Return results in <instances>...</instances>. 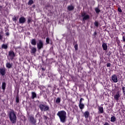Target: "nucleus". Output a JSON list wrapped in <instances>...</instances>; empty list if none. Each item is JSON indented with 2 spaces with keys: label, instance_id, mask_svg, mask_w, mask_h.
Masks as SVG:
<instances>
[{
  "label": "nucleus",
  "instance_id": "obj_18",
  "mask_svg": "<svg viewBox=\"0 0 125 125\" xmlns=\"http://www.w3.org/2000/svg\"><path fill=\"white\" fill-rule=\"evenodd\" d=\"M31 43L32 45H36L37 44V41H36V39L31 40Z\"/></svg>",
  "mask_w": 125,
  "mask_h": 125
},
{
  "label": "nucleus",
  "instance_id": "obj_43",
  "mask_svg": "<svg viewBox=\"0 0 125 125\" xmlns=\"http://www.w3.org/2000/svg\"><path fill=\"white\" fill-rule=\"evenodd\" d=\"M42 70H44V69H43V68H42Z\"/></svg>",
  "mask_w": 125,
  "mask_h": 125
},
{
  "label": "nucleus",
  "instance_id": "obj_7",
  "mask_svg": "<svg viewBox=\"0 0 125 125\" xmlns=\"http://www.w3.org/2000/svg\"><path fill=\"white\" fill-rule=\"evenodd\" d=\"M82 17H83V21H85V20H87V19H89V15L85 14V13H82L81 14Z\"/></svg>",
  "mask_w": 125,
  "mask_h": 125
},
{
  "label": "nucleus",
  "instance_id": "obj_10",
  "mask_svg": "<svg viewBox=\"0 0 125 125\" xmlns=\"http://www.w3.org/2000/svg\"><path fill=\"white\" fill-rule=\"evenodd\" d=\"M26 22V19L24 17H21L19 19V23L20 24H24Z\"/></svg>",
  "mask_w": 125,
  "mask_h": 125
},
{
  "label": "nucleus",
  "instance_id": "obj_27",
  "mask_svg": "<svg viewBox=\"0 0 125 125\" xmlns=\"http://www.w3.org/2000/svg\"><path fill=\"white\" fill-rule=\"evenodd\" d=\"M13 21H14V22H16L17 21V18L16 17H14L12 18Z\"/></svg>",
  "mask_w": 125,
  "mask_h": 125
},
{
  "label": "nucleus",
  "instance_id": "obj_15",
  "mask_svg": "<svg viewBox=\"0 0 125 125\" xmlns=\"http://www.w3.org/2000/svg\"><path fill=\"white\" fill-rule=\"evenodd\" d=\"M74 8H75V7H74V6H73L72 5H70L68 6V7H67V9L69 11H71L72 10H74Z\"/></svg>",
  "mask_w": 125,
  "mask_h": 125
},
{
  "label": "nucleus",
  "instance_id": "obj_42",
  "mask_svg": "<svg viewBox=\"0 0 125 125\" xmlns=\"http://www.w3.org/2000/svg\"><path fill=\"white\" fill-rule=\"evenodd\" d=\"M42 70H44V69H43V68H42Z\"/></svg>",
  "mask_w": 125,
  "mask_h": 125
},
{
  "label": "nucleus",
  "instance_id": "obj_32",
  "mask_svg": "<svg viewBox=\"0 0 125 125\" xmlns=\"http://www.w3.org/2000/svg\"><path fill=\"white\" fill-rule=\"evenodd\" d=\"M106 67H111V63H107L106 64Z\"/></svg>",
  "mask_w": 125,
  "mask_h": 125
},
{
  "label": "nucleus",
  "instance_id": "obj_40",
  "mask_svg": "<svg viewBox=\"0 0 125 125\" xmlns=\"http://www.w3.org/2000/svg\"><path fill=\"white\" fill-rule=\"evenodd\" d=\"M9 33H6L7 36H9Z\"/></svg>",
  "mask_w": 125,
  "mask_h": 125
},
{
  "label": "nucleus",
  "instance_id": "obj_2",
  "mask_svg": "<svg viewBox=\"0 0 125 125\" xmlns=\"http://www.w3.org/2000/svg\"><path fill=\"white\" fill-rule=\"evenodd\" d=\"M9 118L12 124H16L17 117H16V114L14 113V111L10 112Z\"/></svg>",
  "mask_w": 125,
  "mask_h": 125
},
{
  "label": "nucleus",
  "instance_id": "obj_25",
  "mask_svg": "<svg viewBox=\"0 0 125 125\" xmlns=\"http://www.w3.org/2000/svg\"><path fill=\"white\" fill-rule=\"evenodd\" d=\"M2 48H3V49H6L7 48V45L3 44L2 45Z\"/></svg>",
  "mask_w": 125,
  "mask_h": 125
},
{
  "label": "nucleus",
  "instance_id": "obj_37",
  "mask_svg": "<svg viewBox=\"0 0 125 125\" xmlns=\"http://www.w3.org/2000/svg\"><path fill=\"white\" fill-rule=\"evenodd\" d=\"M123 42H125V38L124 36L123 37Z\"/></svg>",
  "mask_w": 125,
  "mask_h": 125
},
{
  "label": "nucleus",
  "instance_id": "obj_22",
  "mask_svg": "<svg viewBox=\"0 0 125 125\" xmlns=\"http://www.w3.org/2000/svg\"><path fill=\"white\" fill-rule=\"evenodd\" d=\"M61 102V99L60 98H57L56 100V103L57 104H59Z\"/></svg>",
  "mask_w": 125,
  "mask_h": 125
},
{
  "label": "nucleus",
  "instance_id": "obj_34",
  "mask_svg": "<svg viewBox=\"0 0 125 125\" xmlns=\"http://www.w3.org/2000/svg\"><path fill=\"white\" fill-rule=\"evenodd\" d=\"M16 102L17 103H18L19 102V98H16Z\"/></svg>",
  "mask_w": 125,
  "mask_h": 125
},
{
  "label": "nucleus",
  "instance_id": "obj_29",
  "mask_svg": "<svg viewBox=\"0 0 125 125\" xmlns=\"http://www.w3.org/2000/svg\"><path fill=\"white\" fill-rule=\"evenodd\" d=\"M94 25L96 26V27H98V21H95L94 22Z\"/></svg>",
  "mask_w": 125,
  "mask_h": 125
},
{
  "label": "nucleus",
  "instance_id": "obj_33",
  "mask_svg": "<svg viewBox=\"0 0 125 125\" xmlns=\"http://www.w3.org/2000/svg\"><path fill=\"white\" fill-rule=\"evenodd\" d=\"M118 10L119 12H122V9H121V8H118Z\"/></svg>",
  "mask_w": 125,
  "mask_h": 125
},
{
  "label": "nucleus",
  "instance_id": "obj_9",
  "mask_svg": "<svg viewBox=\"0 0 125 125\" xmlns=\"http://www.w3.org/2000/svg\"><path fill=\"white\" fill-rule=\"evenodd\" d=\"M121 97V94H120V92L118 91L117 93L115 94V95L114 96V98L115 100H119V98Z\"/></svg>",
  "mask_w": 125,
  "mask_h": 125
},
{
  "label": "nucleus",
  "instance_id": "obj_16",
  "mask_svg": "<svg viewBox=\"0 0 125 125\" xmlns=\"http://www.w3.org/2000/svg\"><path fill=\"white\" fill-rule=\"evenodd\" d=\"M6 67L8 68V69H10L11 67H12V63H11L10 62H7L6 63Z\"/></svg>",
  "mask_w": 125,
  "mask_h": 125
},
{
  "label": "nucleus",
  "instance_id": "obj_26",
  "mask_svg": "<svg viewBox=\"0 0 125 125\" xmlns=\"http://www.w3.org/2000/svg\"><path fill=\"white\" fill-rule=\"evenodd\" d=\"M95 10L96 13H99V12H100V9H99V8H96L95 9Z\"/></svg>",
  "mask_w": 125,
  "mask_h": 125
},
{
  "label": "nucleus",
  "instance_id": "obj_23",
  "mask_svg": "<svg viewBox=\"0 0 125 125\" xmlns=\"http://www.w3.org/2000/svg\"><path fill=\"white\" fill-rule=\"evenodd\" d=\"M110 121L112 123H114V122H116V117L115 116H112V117H111Z\"/></svg>",
  "mask_w": 125,
  "mask_h": 125
},
{
  "label": "nucleus",
  "instance_id": "obj_28",
  "mask_svg": "<svg viewBox=\"0 0 125 125\" xmlns=\"http://www.w3.org/2000/svg\"><path fill=\"white\" fill-rule=\"evenodd\" d=\"M83 100H84V99H83V98H81L80 100L79 103H83Z\"/></svg>",
  "mask_w": 125,
  "mask_h": 125
},
{
  "label": "nucleus",
  "instance_id": "obj_5",
  "mask_svg": "<svg viewBox=\"0 0 125 125\" xmlns=\"http://www.w3.org/2000/svg\"><path fill=\"white\" fill-rule=\"evenodd\" d=\"M15 57V54L13 51H10L9 52L8 58H9L10 60H13Z\"/></svg>",
  "mask_w": 125,
  "mask_h": 125
},
{
  "label": "nucleus",
  "instance_id": "obj_1",
  "mask_svg": "<svg viewBox=\"0 0 125 125\" xmlns=\"http://www.w3.org/2000/svg\"><path fill=\"white\" fill-rule=\"evenodd\" d=\"M57 116L59 117L61 123H64L66 122L67 119V113L64 110L58 111L57 114Z\"/></svg>",
  "mask_w": 125,
  "mask_h": 125
},
{
  "label": "nucleus",
  "instance_id": "obj_4",
  "mask_svg": "<svg viewBox=\"0 0 125 125\" xmlns=\"http://www.w3.org/2000/svg\"><path fill=\"white\" fill-rule=\"evenodd\" d=\"M28 121L32 125H35L36 123H37V120L35 119L33 115L29 116Z\"/></svg>",
  "mask_w": 125,
  "mask_h": 125
},
{
  "label": "nucleus",
  "instance_id": "obj_8",
  "mask_svg": "<svg viewBox=\"0 0 125 125\" xmlns=\"http://www.w3.org/2000/svg\"><path fill=\"white\" fill-rule=\"evenodd\" d=\"M111 80L113 83H117L118 82V77H117V75H116V74L112 75L111 77Z\"/></svg>",
  "mask_w": 125,
  "mask_h": 125
},
{
  "label": "nucleus",
  "instance_id": "obj_12",
  "mask_svg": "<svg viewBox=\"0 0 125 125\" xmlns=\"http://www.w3.org/2000/svg\"><path fill=\"white\" fill-rule=\"evenodd\" d=\"M98 110H99V111H98L99 114H103V113H104V109L103 108V107L99 106Z\"/></svg>",
  "mask_w": 125,
  "mask_h": 125
},
{
  "label": "nucleus",
  "instance_id": "obj_38",
  "mask_svg": "<svg viewBox=\"0 0 125 125\" xmlns=\"http://www.w3.org/2000/svg\"><path fill=\"white\" fill-rule=\"evenodd\" d=\"M104 125H110L109 124V123L106 122Z\"/></svg>",
  "mask_w": 125,
  "mask_h": 125
},
{
  "label": "nucleus",
  "instance_id": "obj_21",
  "mask_svg": "<svg viewBox=\"0 0 125 125\" xmlns=\"http://www.w3.org/2000/svg\"><path fill=\"white\" fill-rule=\"evenodd\" d=\"M37 52V48L35 47H32L31 48V53H36Z\"/></svg>",
  "mask_w": 125,
  "mask_h": 125
},
{
  "label": "nucleus",
  "instance_id": "obj_41",
  "mask_svg": "<svg viewBox=\"0 0 125 125\" xmlns=\"http://www.w3.org/2000/svg\"><path fill=\"white\" fill-rule=\"evenodd\" d=\"M13 0V1H16V0Z\"/></svg>",
  "mask_w": 125,
  "mask_h": 125
},
{
  "label": "nucleus",
  "instance_id": "obj_20",
  "mask_svg": "<svg viewBox=\"0 0 125 125\" xmlns=\"http://www.w3.org/2000/svg\"><path fill=\"white\" fill-rule=\"evenodd\" d=\"M37 97V94L35 93L34 92H32V99H34V98H36Z\"/></svg>",
  "mask_w": 125,
  "mask_h": 125
},
{
  "label": "nucleus",
  "instance_id": "obj_17",
  "mask_svg": "<svg viewBox=\"0 0 125 125\" xmlns=\"http://www.w3.org/2000/svg\"><path fill=\"white\" fill-rule=\"evenodd\" d=\"M84 116L85 119H88V117L89 116V112L88 111H85L84 113Z\"/></svg>",
  "mask_w": 125,
  "mask_h": 125
},
{
  "label": "nucleus",
  "instance_id": "obj_14",
  "mask_svg": "<svg viewBox=\"0 0 125 125\" xmlns=\"http://www.w3.org/2000/svg\"><path fill=\"white\" fill-rule=\"evenodd\" d=\"M79 106L81 110H83V109L84 108V104L83 103H79Z\"/></svg>",
  "mask_w": 125,
  "mask_h": 125
},
{
  "label": "nucleus",
  "instance_id": "obj_11",
  "mask_svg": "<svg viewBox=\"0 0 125 125\" xmlns=\"http://www.w3.org/2000/svg\"><path fill=\"white\" fill-rule=\"evenodd\" d=\"M0 74L1 76H4V75H5V68H0Z\"/></svg>",
  "mask_w": 125,
  "mask_h": 125
},
{
  "label": "nucleus",
  "instance_id": "obj_19",
  "mask_svg": "<svg viewBox=\"0 0 125 125\" xmlns=\"http://www.w3.org/2000/svg\"><path fill=\"white\" fill-rule=\"evenodd\" d=\"M6 87V83H5V82H3L2 83V89H3V90H5Z\"/></svg>",
  "mask_w": 125,
  "mask_h": 125
},
{
  "label": "nucleus",
  "instance_id": "obj_3",
  "mask_svg": "<svg viewBox=\"0 0 125 125\" xmlns=\"http://www.w3.org/2000/svg\"><path fill=\"white\" fill-rule=\"evenodd\" d=\"M39 108L41 111H48L49 110V106L45 104H41L39 105Z\"/></svg>",
  "mask_w": 125,
  "mask_h": 125
},
{
  "label": "nucleus",
  "instance_id": "obj_35",
  "mask_svg": "<svg viewBox=\"0 0 125 125\" xmlns=\"http://www.w3.org/2000/svg\"><path fill=\"white\" fill-rule=\"evenodd\" d=\"M31 21V19L29 18L28 20V23H30Z\"/></svg>",
  "mask_w": 125,
  "mask_h": 125
},
{
  "label": "nucleus",
  "instance_id": "obj_39",
  "mask_svg": "<svg viewBox=\"0 0 125 125\" xmlns=\"http://www.w3.org/2000/svg\"><path fill=\"white\" fill-rule=\"evenodd\" d=\"M122 89H123V91L125 90V87H123L122 88Z\"/></svg>",
  "mask_w": 125,
  "mask_h": 125
},
{
  "label": "nucleus",
  "instance_id": "obj_30",
  "mask_svg": "<svg viewBox=\"0 0 125 125\" xmlns=\"http://www.w3.org/2000/svg\"><path fill=\"white\" fill-rule=\"evenodd\" d=\"M46 42L47 43H49V38H47L46 39Z\"/></svg>",
  "mask_w": 125,
  "mask_h": 125
},
{
  "label": "nucleus",
  "instance_id": "obj_13",
  "mask_svg": "<svg viewBox=\"0 0 125 125\" xmlns=\"http://www.w3.org/2000/svg\"><path fill=\"white\" fill-rule=\"evenodd\" d=\"M102 47L103 48L104 50H107V49H108V46L106 43H103Z\"/></svg>",
  "mask_w": 125,
  "mask_h": 125
},
{
  "label": "nucleus",
  "instance_id": "obj_24",
  "mask_svg": "<svg viewBox=\"0 0 125 125\" xmlns=\"http://www.w3.org/2000/svg\"><path fill=\"white\" fill-rule=\"evenodd\" d=\"M34 3V1L33 0H29L28 1V5H32Z\"/></svg>",
  "mask_w": 125,
  "mask_h": 125
},
{
  "label": "nucleus",
  "instance_id": "obj_6",
  "mask_svg": "<svg viewBox=\"0 0 125 125\" xmlns=\"http://www.w3.org/2000/svg\"><path fill=\"white\" fill-rule=\"evenodd\" d=\"M37 47L38 49H42L43 47V42L42 40H39L37 42Z\"/></svg>",
  "mask_w": 125,
  "mask_h": 125
},
{
  "label": "nucleus",
  "instance_id": "obj_36",
  "mask_svg": "<svg viewBox=\"0 0 125 125\" xmlns=\"http://www.w3.org/2000/svg\"><path fill=\"white\" fill-rule=\"evenodd\" d=\"M0 40H2V35L0 34Z\"/></svg>",
  "mask_w": 125,
  "mask_h": 125
},
{
  "label": "nucleus",
  "instance_id": "obj_31",
  "mask_svg": "<svg viewBox=\"0 0 125 125\" xmlns=\"http://www.w3.org/2000/svg\"><path fill=\"white\" fill-rule=\"evenodd\" d=\"M75 50H78V44H76L74 46Z\"/></svg>",
  "mask_w": 125,
  "mask_h": 125
}]
</instances>
